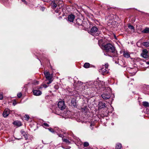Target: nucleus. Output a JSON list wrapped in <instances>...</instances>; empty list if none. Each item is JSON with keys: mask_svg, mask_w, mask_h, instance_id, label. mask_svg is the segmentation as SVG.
I'll return each mask as SVG.
<instances>
[{"mask_svg": "<svg viewBox=\"0 0 149 149\" xmlns=\"http://www.w3.org/2000/svg\"><path fill=\"white\" fill-rule=\"evenodd\" d=\"M143 105L145 107H147L149 106V104L148 102H143Z\"/></svg>", "mask_w": 149, "mask_h": 149, "instance_id": "6ab92c4d", "label": "nucleus"}, {"mask_svg": "<svg viewBox=\"0 0 149 149\" xmlns=\"http://www.w3.org/2000/svg\"><path fill=\"white\" fill-rule=\"evenodd\" d=\"M58 135L59 136V137H62V138H63V136L62 134H58Z\"/></svg>", "mask_w": 149, "mask_h": 149, "instance_id": "473e14b6", "label": "nucleus"}, {"mask_svg": "<svg viewBox=\"0 0 149 149\" xmlns=\"http://www.w3.org/2000/svg\"><path fill=\"white\" fill-rule=\"evenodd\" d=\"M99 108H104L106 107V104L105 103H103L102 102H99Z\"/></svg>", "mask_w": 149, "mask_h": 149, "instance_id": "ddd939ff", "label": "nucleus"}, {"mask_svg": "<svg viewBox=\"0 0 149 149\" xmlns=\"http://www.w3.org/2000/svg\"><path fill=\"white\" fill-rule=\"evenodd\" d=\"M142 32L144 33H149V28H146L144 29Z\"/></svg>", "mask_w": 149, "mask_h": 149, "instance_id": "f3484780", "label": "nucleus"}, {"mask_svg": "<svg viewBox=\"0 0 149 149\" xmlns=\"http://www.w3.org/2000/svg\"><path fill=\"white\" fill-rule=\"evenodd\" d=\"M13 104L14 105H15V103H13Z\"/></svg>", "mask_w": 149, "mask_h": 149, "instance_id": "37998d69", "label": "nucleus"}, {"mask_svg": "<svg viewBox=\"0 0 149 149\" xmlns=\"http://www.w3.org/2000/svg\"><path fill=\"white\" fill-rule=\"evenodd\" d=\"M146 63L147 64H148V65H149V62H146Z\"/></svg>", "mask_w": 149, "mask_h": 149, "instance_id": "ea45409f", "label": "nucleus"}, {"mask_svg": "<svg viewBox=\"0 0 149 149\" xmlns=\"http://www.w3.org/2000/svg\"><path fill=\"white\" fill-rule=\"evenodd\" d=\"M51 83V81L50 80H49V81L47 83V84H50V83Z\"/></svg>", "mask_w": 149, "mask_h": 149, "instance_id": "4c0bfd02", "label": "nucleus"}, {"mask_svg": "<svg viewBox=\"0 0 149 149\" xmlns=\"http://www.w3.org/2000/svg\"><path fill=\"white\" fill-rule=\"evenodd\" d=\"M21 1L24 2V3L26 4V2L25 0H21Z\"/></svg>", "mask_w": 149, "mask_h": 149, "instance_id": "f704fd0d", "label": "nucleus"}, {"mask_svg": "<svg viewBox=\"0 0 149 149\" xmlns=\"http://www.w3.org/2000/svg\"><path fill=\"white\" fill-rule=\"evenodd\" d=\"M124 56L126 58H128L130 57V54L129 52L126 51H124L123 53Z\"/></svg>", "mask_w": 149, "mask_h": 149, "instance_id": "f8f14e48", "label": "nucleus"}, {"mask_svg": "<svg viewBox=\"0 0 149 149\" xmlns=\"http://www.w3.org/2000/svg\"><path fill=\"white\" fill-rule=\"evenodd\" d=\"M13 104L14 105H15V103H13Z\"/></svg>", "mask_w": 149, "mask_h": 149, "instance_id": "79ce46f5", "label": "nucleus"}, {"mask_svg": "<svg viewBox=\"0 0 149 149\" xmlns=\"http://www.w3.org/2000/svg\"><path fill=\"white\" fill-rule=\"evenodd\" d=\"M43 125L44 126H45L47 127H49V125L48 124H47V123H43Z\"/></svg>", "mask_w": 149, "mask_h": 149, "instance_id": "c756f323", "label": "nucleus"}, {"mask_svg": "<svg viewBox=\"0 0 149 149\" xmlns=\"http://www.w3.org/2000/svg\"><path fill=\"white\" fill-rule=\"evenodd\" d=\"M62 139L63 142H65L67 144H69L71 143L70 141L67 139L62 138Z\"/></svg>", "mask_w": 149, "mask_h": 149, "instance_id": "a211bd4d", "label": "nucleus"}, {"mask_svg": "<svg viewBox=\"0 0 149 149\" xmlns=\"http://www.w3.org/2000/svg\"><path fill=\"white\" fill-rule=\"evenodd\" d=\"M57 114L58 115H59L60 114H58V113H57Z\"/></svg>", "mask_w": 149, "mask_h": 149, "instance_id": "49530a36", "label": "nucleus"}, {"mask_svg": "<svg viewBox=\"0 0 149 149\" xmlns=\"http://www.w3.org/2000/svg\"><path fill=\"white\" fill-rule=\"evenodd\" d=\"M57 13H58L59 12L58 10H56L55 11Z\"/></svg>", "mask_w": 149, "mask_h": 149, "instance_id": "58836bf2", "label": "nucleus"}, {"mask_svg": "<svg viewBox=\"0 0 149 149\" xmlns=\"http://www.w3.org/2000/svg\"><path fill=\"white\" fill-rule=\"evenodd\" d=\"M142 45L143 46L146 47H149V42L147 41L143 42L142 43Z\"/></svg>", "mask_w": 149, "mask_h": 149, "instance_id": "dca6fc26", "label": "nucleus"}, {"mask_svg": "<svg viewBox=\"0 0 149 149\" xmlns=\"http://www.w3.org/2000/svg\"><path fill=\"white\" fill-rule=\"evenodd\" d=\"M108 63L102 66V67L100 70V72L102 74L108 73Z\"/></svg>", "mask_w": 149, "mask_h": 149, "instance_id": "20e7f679", "label": "nucleus"}, {"mask_svg": "<svg viewBox=\"0 0 149 149\" xmlns=\"http://www.w3.org/2000/svg\"><path fill=\"white\" fill-rule=\"evenodd\" d=\"M3 95L2 94L0 93V100H2L3 98Z\"/></svg>", "mask_w": 149, "mask_h": 149, "instance_id": "7c9ffc66", "label": "nucleus"}, {"mask_svg": "<svg viewBox=\"0 0 149 149\" xmlns=\"http://www.w3.org/2000/svg\"><path fill=\"white\" fill-rule=\"evenodd\" d=\"M58 107L61 110H63L66 107L64 102L63 101L59 102L58 104Z\"/></svg>", "mask_w": 149, "mask_h": 149, "instance_id": "39448f33", "label": "nucleus"}, {"mask_svg": "<svg viewBox=\"0 0 149 149\" xmlns=\"http://www.w3.org/2000/svg\"><path fill=\"white\" fill-rule=\"evenodd\" d=\"M22 95V94L21 93H19L17 94V96L18 97L20 98Z\"/></svg>", "mask_w": 149, "mask_h": 149, "instance_id": "cd10ccee", "label": "nucleus"}, {"mask_svg": "<svg viewBox=\"0 0 149 149\" xmlns=\"http://www.w3.org/2000/svg\"><path fill=\"white\" fill-rule=\"evenodd\" d=\"M133 70H134V69H132V70L133 71Z\"/></svg>", "mask_w": 149, "mask_h": 149, "instance_id": "a18cd8bd", "label": "nucleus"}, {"mask_svg": "<svg viewBox=\"0 0 149 149\" xmlns=\"http://www.w3.org/2000/svg\"><path fill=\"white\" fill-rule=\"evenodd\" d=\"M56 2H53L52 1L51 4L52 6V8L54 9H55L56 7H58L57 4L56 3Z\"/></svg>", "mask_w": 149, "mask_h": 149, "instance_id": "4468645a", "label": "nucleus"}, {"mask_svg": "<svg viewBox=\"0 0 149 149\" xmlns=\"http://www.w3.org/2000/svg\"><path fill=\"white\" fill-rule=\"evenodd\" d=\"M43 87H44V88H47V86L46 85V84H44L43 85Z\"/></svg>", "mask_w": 149, "mask_h": 149, "instance_id": "e433bc0d", "label": "nucleus"}, {"mask_svg": "<svg viewBox=\"0 0 149 149\" xmlns=\"http://www.w3.org/2000/svg\"><path fill=\"white\" fill-rule=\"evenodd\" d=\"M89 33L92 35L98 36L100 33L98 29L96 26L93 27L90 29Z\"/></svg>", "mask_w": 149, "mask_h": 149, "instance_id": "f03ea898", "label": "nucleus"}, {"mask_svg": "<svg viewBox=\"0 0 149 149\" xmlns=\"http://www.w3.org/2000/svg\"><path fill=\"white\" fill-rule=\"evenodd\" d=\"M94 125L93 123H91L90 124V128L91 130H93V127L92 126H93Z\"/></svg>", "mask_w": 149, "mask_h": 149, "instance_id": "bb28decb", "label": "nucleus"}, {"mask_svg": "<svg viewBox=\"0 0 149 149\" xmlns=\"http://www.w3.org/2000/svg\"><path fill=\"white\" fill-rule=\"evenodd\" d=\"M56 4H57V6H58L57 8H61L62 7V6H63V2L61 0H59L58 1H56Z\"/></svg>", "mask_w": 149, "mask_h": 149, "instance_id": "9d476101", "label": "nucleus"}, {"mask_svg": "<svg viewBox=\"0 0 149 149\" xmlns=\"http://www.w3.org/2000/svg\"><path fill=\"white\" fill-rule=\"evenodd\" d=\"M25 120H28L29 119V116L28 115H26L24 117Z\"/></svg>", "mask_w": 149, "mask_h": 149, "instance_id": "393cba45", "label": "nucleus"}, {"mask_svg": "<svg viewBox=\"0 0 149 149\" xmlns=\"http://www.w3.org/2000/svg\"><path fill=\"white\" fill-rule=\"evenodd\" d=\"M13 124L15 125L18 126H20L21 125V123L20 122L18 121H15L14 122Z\"/></svg>", "mask_w": 149, "mask_h": 149, "instance_id": "412c9836", "label": "nucleus"}, {"mask_svg": "<svg viewBox=\"0 0 149 149\" xmlns=\"http://www.w3.org/2000/svg\"><path fill=\"white\" fill-rule=\"evenodd\" d=\"M104 48L107 52L113 53L114 52V47L111 44L109 43L104 46Z\"/></svg>", "mask_w": 149, "mask_h": 149, "instance_id": "7ed1b4c3", "label": "nucleus"}, {"mask_svg": "<svg viewBox=\"0 0 149 149\" xmlns=\"http://www.w3.org/2000/svg\"><path fill=\"white\" fill-rule=\"evenodd\" d=\"M71 103L72 104L74 107H75L76 106V102L75 99H72L71 100Z\"/></svg>", "mask_w": 149, "mask_h": 149, "instance_id": "2eb2a0df", "label": "nucleus"}, {"mask_svg": "<svg viewBox=\"0 0 149 149\" xmlns=\"http://www.w3.org/2000/svg\"><path fill=\"white\" fill-rule=\"evenodd\" d=\"M48 1H51V0H47Z\"/></svg>", "mask_w": 149, "mask_h": 149, "instance_id": "c03bdc74", "label": "nucleus"}, {"mask_svg": "<svg viewBox=\"0 0 149 149\" xmlns=\"http://www.w3.org/2000/svg\"><path fill=\"white\" fill-rule=\"evenodd\" d=\"M106 91L101 95L102 97L104 99L107 100L109 98L111 97V91L109 87H108L105 90Z\"/></svg>", "mask_w": 149, "mask_h": 149, "instance_id": "f257e3e1", "label": "nucleus"}, {"mask_svg": "<svg viewBox=\"0 0 149 149\" xmlns=\"http://www.w3.org/2000/svg\"><path fill=\"white\" fill-rule=\"evenodd\" d=\"M136 71L134 72H133V73H132V75H134L136 74Z\"/></svg>", "mask_w": 149, "mask_h": 149, "instance_id": "72a5a7b5", "label": "nucleus"}, {"mask_svg": "<svg viewBox=\"0 0 149 149\" xmlns=\"http://www.w3.org/2000/svg\"><path fill=\"white\" fill-rule=\"evenodd\" d=\"M128 27L129 29L133 30V32H134V27L133 26L131 25H128Z\"/></svg>", "mask_w": 149, "mask_h": 149, "instance_id": "5701e85b", "label": "nucleus"}, {"mask_svg": "<svg viewBox=\"0 0 149 149\" xmlns=\"http://www.w3.org/2000/svg\"><path fill=\"white\" fill-rule=\"evenodd\" d=\"M90 64L88 63H86L84 65V67L85 68H88L89 67Z\"/></svg>", "mask_w": 149, "mask_h": 149, "instance_id": "4be33fe9", "label": "nucleus"}, {"mask_svg": "<svg viewBox=\"0 0 149 149\" xmlns=\"http://www.w3.org/2000/svg\"><path fill=\"white\" fill-rule=\"evenodd\" d=\"M44 74L47 80H50L52 78V77L49 72L47 71L44 72Z\"/></svg>", "mask_w": 149, "mask_h": 149, "instance_id": "6e6552de", "label": "nucleus"}, {"mask_svg": "<svg viewBox=\"0 0 149 149\" xmlns=\"http://www.w3.org/2000/svg\"><path fill=\"white\" fill-rule=\"evenodd\" d=\"M114 123H111V125H114Z\"/></svg>", "mask_w": 149, "mask_h": 149, "instance_id": "a19ab883", "label": "nucleus"}, {"mask_svg": "<svg viewBox=\"0 0 149 149\" xmlns=\"http://www.w3.org/2000/svg\"><path fill=\"white\" fill-rule=\"evenodd\" d=\"M122 147V145L121 143H118L116 144V149H120Z\"/></svg>", "mask_w": 149, "mask_h": 149, "instance_id": "aec40b11", "label": "nucleus"}, {"mask_svg": "<svg viewBox=\"0 0 149 149\" xmlns=\"http://www.w3.org/2000/svg\"><path fill=\"white\" fill-rule=\"evenodd\" d=\"M49 130L52 132H53V130L52 128L49 129Z\"/></svg>", "mask_w": 149, "mask_h": 149, "instance_id": "c9c22d12", "label": "nucleus"}, {"mask_svg": "<svg viewBox=\"0 0 149 149\" xmlns=\"http://www.w3.org/2000/svg\"><path fill=\"white\" fill-rule=\"evenodd\" d=\"M75 18V16L73 15H70L68 16V21L71 22H72Z\"/></svg>", "mask_w": 149, "mask_h": 149, "instance_id": "9b49d317", "label": "nucleus"}, {"mask_svg": "<svg viewBox=\"0 0 149 149\" xmlns=\"http://www.w3.org/2000/svg\"><path fill=\"white\" fill-rule=\"evenodd\" d=\"M38 83H39L38 81H36V80H34V81H33V82H32V84L34 85H38Z\"/></svg>", "mask_w": 149, "mask_h": 149, "instance_id": "b1692460", "label": "nucleus"}, {"mask_svg": "<svg viewBox=\"0 0 149 149\" xmlns=\"http://www.w3.org/2000/svg\"><path fill=\"white\" fill-rule=\"evenodd\" d=\"M32 92L33 94L35 96H39L42 94L41 91L39 90L33 89Z\"/></svg>", "mask_w": 149, "mask_h": 149, "instance_id": "0eeeda50", "label": "nucleus"}, {"mask_svg": "<svg viewBox=\"0 0 149 149\" xmlns=\"http://www.w3.org/2000/svg\"><path fill=\"white\" fill-rule=\"evenodd\" d=\"M89 144L88 142H85L84 143V147H86L89 146Z\"/></svg>", "mask_w": 149, "mask_h": 149, "instance_id": "a878e982", "label": "nucleus"}, {"mask_svg": "<svg viewBox=\"0 0 149 149\" xmlns=\"http://www.w3.org/2000/svg\"><path fill=\"white\" fill-rule=\"evenodd\" d=\"M141 56L143 58H148L149 57V56L148 55V51L146 49H144L142 50Z\"/></svg>", "mask_w": 149, "mask_h": 149, "instance_id": "423d86ee", "label": "nucleus"}, {"mask_svg": "<svg viewBox=\"0 0 149 149\" xmlns=\"http://www.w3.org/2000/svg\"><path fill=\"white\" fill-rule=\"evenodd\" d=\"M24 138H25L26 139H28V136L27 134H26V133L25 134H23V135Z\"/></svg>", "mask_w": 149, "mask_h": 149, "instance_id": "c85d7f7f", "label": "nucleus"}, {"mask_svg": "<svg viewBox=\"0 0 149 149\" xmlns=\"http://www.w3.org/2000/svg\"><path fill=\"white\" fill-rule=\"evenodd\" d=\"M10 111L9 109H6L5 110L3 113V116L4 117H6L8 116L10 114Z\"/></svg>", "mask_w": 149, "mask_h": 149, "instance_id": "1a4fd4ad", "label": "nucleus"}, {"mask_svg": "<svg viewBox=\"0 0 149 149\" xmlns=\"http://www.w3.org/2000/svg\"><path fill=\"white\" fill-rule=\"evenodd\" d=\"M21 132V134H22L23 135V134H25L26 133L23 130H22Z\"/></svg>", "mask_w": 149, "mask_h": 149, "instance_id": "2f4dec72", "label": "nucleus"}]
</instances>
